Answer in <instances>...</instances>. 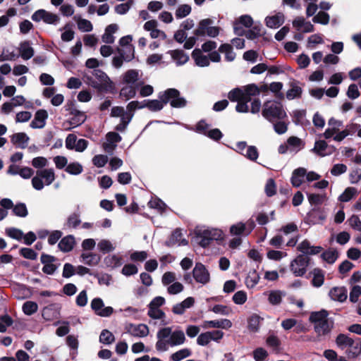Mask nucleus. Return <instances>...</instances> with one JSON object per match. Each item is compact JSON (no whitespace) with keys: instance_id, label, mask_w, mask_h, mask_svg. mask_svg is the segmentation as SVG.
I'll list each match as a JSON object with an SVG mask.
<instances>
[{"instance_id":"nucleus-1","label":"nucleus","mask_w":361,"mask_h":361,"mask_svg":"<svg viewBox=\"0 0 361 361\" xmlns=\"http://www.w3.org/2000/svg\"><path fill=\"white\" fill-rule=\"evenodd\" d=\"M260 90L255 83L237 87L228 92L227 97L231 102H236L235 110L238 113H259L262 102Z\"/></svg>"},{"instance_id":"nucleus-2","label":"nucleus","mask_w":361,"mask_h":361,"mask_svg":"<svg viewBox=\"0 0 361 361\" xmlns=\"http://www.w3.org/2000/svg\"><path fill=\"white\" fill-rule=\"evenodd\" d=\"M329 313L325 310L312 312L310 320L314 324V329L318 336L329 334L333 328V322L328 318Z\"/></svg>"},{"instance_id":"nucleus-3","label":"nucleus","mask_w":361,"mask_h":361,"mask_svg":"<svg viewBox=\"0 0 361 361\" xmlns=\"http://www.w3.org/2000/svg\"><path fill=\"white\" fill-rule=\"evenodd\" d=\"M195 233L200 239L199 244L203 247L208 246L212 240H222L224 238L223 231L219 228L198 226Z\"/></svg>"},{"instance_id":"nucleus-4","label":"nucleus","mask_w":361,"mask_h":361,"mask_svg":"<svg viewBox=\"0 0 361 361\" xmlns=\"http://www.w3.org/2000/svg\"><path fill=\"white\" fill-rule=\"evenodd\" d=\"M56 179L54 169L47 168L38 170L35 176L32 177V186L36 190H42L44 186L51 185Z\"/></svg>"},{"instance_id":"nucleus-5","label":"nucleus","mask_w":361,"mask_h":361,"mask_svg":"<svg viewBox=\"0 0 361 361\" xmlns=\"http://www.w3.org/2000/svg\"><path fill=\"white\" fill-rule=\"evenodd\" d=\"M214 21L210 18L201 20L193 33L197 37H216L219 35L221 28L218 26H213Z\"/></svg>"},{"instance_id":"nucleus-6","label":"nucleus","mask_w":361,"mask_h":361,"mask_svg":"<svg viewBox=\"0 0 361 361\" xmlns=\"http://www.w3.org/2000/svg\"><path fill=\"white\" fill-rule=\"evenodd\" d=\"M163 97L166 105L170 104L172 108L180 109L186 106L188 102L183 97L179 90L176 88H169L163 91Z\"/></svg>"},{"instance_id":"nucleus-7","label":"nucleus","mask_w":361,"mask_h":361,"mask_svg":"<svg viewBox=\"0 0 361 361\" xmlns=\"http://www.w3.org/2000/svg\"><path fill=\"white\" fill-rule=\"evenodd\" d=\"M172 327L161 328L157 333V341L155 344L156 350L159 352H166L171 346Z\"/></svg>"},{"instance_id":"nucleus-8","label":"nucleus","mask_w":361,"mask_h":361,"mask_svg":"<svg viewBox=\"0 0 361 361\" xmlns=\"http://www.w3.org/2000/svg\"><path fill=\"white\" fill-rule=\"evenodd\" d=\"M92 75L97 80H95L92 76H86L88 84L93 88L101 90L107 87L110 79L108 75L100 69H94Z\"/></svg>"},{"instance_id":"nucleus-9","label":"nucleus","mask_w":361,"mask_h":361,"mask_svg":"<svg viewBox=\"0 0 361 361\" xmlns=\"http://www.w3.org/2000/svg\"><path fill=\"white\" fill-rule=\"evenodd\" d=\"M31 19L36 23L43 21L46 24L54 25H57L60 20L56 14L42 8L35 11L31 16Z\"/></svg>"},{"instance_id":"nucleus-10","label":"nucleus","mask_w":361,"mask_h":361,"mask_svg":"<svg viewBox=\"0 0 361 361\" xmlns=\"http://www.w3.org/2000/svg\"><path fill=\"white\" fill-rule=\"evenodd\" d=\"M255 226L252 221H247V223L238 222L233 224L230 227V233L231 235L247 236L248 235Z\"/></svg>"},{"instance_id":"nucleus-11","label":"nucleus","mask_w":361,"mask_h":361,"mask_svg":"<svg viewBox=\"0 0 361 361\" xmlns=\"http://www.w3.org/2000/svg\"><path fill=\"white\" fill-rule=\"evenodd\" d=\"M307 266V258L300 255L291 262L290 267L295 276H302L306 273Z\"/></svg>"},{"instance_id":"nucleus-12","label":"nucleus","mask_w":361,"mask_h":361,"mask_svg":"<svg viewBox=\"0 0 361 361\" xmlns=\"http://www.w3.org/2000/svg\"><path fill=\"white\" fill-rule=\"evenodd\" d=\"M252 25V18L249 15H243L233 22V32L238 36H243L245 34L243 27L250 28Z\"/></svg>"},{"instance_id":"nucleus-13","label":"nucleus","mask_w":361,"mask_h":361,"mask_svg":"<svg viewBox=\"0 0 361 361\" xmlns=\"http://www.w3.org/2000/svg\"><path fill=\"white\" fill-rule=\"evenodd\" d=\"M90 306L95 314L99 317H107L114 312V309L111 307H104V302L100 298H94L91 301Z\"/></svg>"},{"instance_id":"nucleus-14","label":"nucleus","mask_w":361,"mask_h":361,"mask_svg":"<svg viewBox=\"0 0 361 361\" xmlns=\"http://www.w3.org/2000/svg\"><path fill=\"white\" fill-rule=\"evenodd\" d=\"M125 329L126 333L137 338L146 337L149 333L148 326L144 324H127L125 326Z\"/></svg>"},{"instance_id":"nucleus-15","label":"nucleus","mask_w":361,"mask_h":361,"mask_svg":"<svg viewBox=\"0 0 361 361\" xmlns=\"http://www.w3.org/2000/svg\"><path fill=\"white\" fill-rule=\"evenodd\" d=\"M192 275L197 283L203 285L207 284L210 281L209 272L202 263H196L192 270Z\"/></svg>"},{"instance_id":"nucleus-16","label":"nucleus","mask_w":361,"mask_h":361,"mask_svg":"<svg viewBox=\"0 0 361 361\" xmlns=\"http://www.w3.org/2000/svg\"><path fill=\"white\" fill-rule=\"evenodd\" d=\"M121 140V137L115 132H109L106 135L105 140L102 143L104 151L112 154L117 147V144Z\"/></svg>"},{"instance_id":"nucleus-17","label":"nucleus","mask_w":361,"mask_h":361,"mask_svg":"<svg viewBox=\"0 0 361 361\" xmlns=\"http://www.w3.org/2000/svg\"><path fill=\"white\" fill-rule=\"evenodd\" d=\"M264 118L274 126L275 132L278 134H283L287 131V123L279 116L281 114H263Z\"/></svg>"},{"instance_id":"nucleus-18","label":"nucleus","mask_w":361,"mask_h":361,"mask_svg":"<svg viewBox=\"0 0 361 361\" xmlns=\"http://www.w3.org/2000/svg\"><path fill=\"white\" fill-rule=\"evenodd\" d=\"M290 88L286 94V97L288 100L295 99H300L302 97V84L300 81L295 79H291L288 83Z\"/></svg>"},{"instance_id":"nucleus-19","label":"nucleus","mask_w":361,"mask_h":361,"mask_svg":"<svg viewBox=\"0 0 361 361\" xmlns=\"http://www.w3.org/2000/svg\"><path fill=\"white\" fill-rule=\"evenodd\" d=\"M336 148L333 145H329L324 140H318L314 143L312 152L320 157H325L333 154Z\"/></svg>"},{"instance_id":"nucleus-20","label":"nucleus","mask_w":361,"mask_h":361,"mask_svg":"<svg viewBox=\"0 0 361 361\" xmlns=\"http://www.w3.org/2000/svg\"><path fill=\"white\" fill-rule=\"evenodd\" d=\"M123 83L140 87L144 84L142 80L139 78L138 71L135 69L128 70L123 75Z\"/></svg>"},{"instance_id":"nucleus-21","label":"nucleus","mask_w":361,"mask_h":361,"mask_svg":"<svg viewBox=\"0 0 361 361\" xmlns=\"http://www.w3.org/2000/svg\"><path fill=\"white\" fill-rule=\"evenodd\" d=\"M144 103L145 107H147L149 111H158L161 110L166 105L163 92L158 94V99H144Z\"/></svg>"},{"instance_id":"nucleus-22","label":"nucleus","mask_w":361,"mask_h":361,"mask_svg":"<svg viewBox=\"0 0 361 361\" xmlns=\"http://www.w3.org/2000/svg\"><path fill=\"white\" fill-rule=\"evenodd\" d=\"M262 113H285V110L280 101L273 99L264 102Z\"/></svg>"},{"instance_id":"nucleus-23","label":"nucleus","mask_w":361,"mask_h":361,"mask_svg":"<svg viewBox=\"0 0 361 361\" xmlns=\"http://www.w3.org/2000/svg\"><path fill=\"white\" fill-rule=\"evenodd\" d=\"M60 307L57 304H51L42 310V317L47 321H52L59 316Z\"/></svg>"},{"instance_id":"nucleus-24","label":"nucleus","mask_w":361,"mask_h":361,"mask_svg":"<svg viewBox=\"0 0 361 361\" xmlns=\"http://www.w3.org/2000/svg\"><path fill=\"white\" fill-rule=\"evenodd\" d=\"M297 249L304 255H317L319 253L322 247L320 246H312L307 240H302L297 247Z\"/></svg>"},{"instance_id":"nucleus-25","label":"nucleus","mask_w":361,"mask_h":361,"mask_svg":"<svg viewBox=\"0 0 361 361\" xmlns=\"http://www.w3.org/2000/svg\"><path fill=\"white\" fill-rule=\"evenodd\" d=\"M350 226L357 233L355 242L361 244V220L357 215H352L348 220Z\"/></svg>"},{"instance_id":"nucleus-26","label":"nucleus","mask_w":361,"mask_h":361,"mask_svg":"<svg viewBox=\"0 0 361 361\" xmlns=\"http://www.w3.org/2000/svg\"><path fill=\"white\" fill-rule=\"evenodd\" d=\"M29 137L25 133H18L11 137V143L18 148L25 149L28 144Z\"/></svg>"},{"instance_id":"nucleus-27","label":"nucleus","mask_w":361,"mask_h":361,"mask_svg":"<svg viewBox=\"0 0 361 361\" xmlns=\"http://www.w3.org/2000/svg\"><path fill=\"white\" fill-rule=\"evenodd\" d=\"M284 23V15L282 13H278L274 16H267L265 18L266 25L272 29L279 27Z\"/></svg>"},{"instance_id":"nucleus-28","label":"nucleus","mask_w":361,"mask_h":361,"mask_svg":"<svg viewBox=\"0 0 361 361\" xmlns=\"http://www.w3.org/2000/svg\"><path fill=\"white\" fill-rule=\"evenodd\" d=\"M306 169L300 167L295 169L292 173L291 183L295 187H300L305 178Z\"/></svg>"},{"instance_id":"nucleus-29","label":"nucleus","mask_w":361,"mask_h":361,"mask_svg":"<svg viewBox=\"0 0 361 361\" xmlns=\"http://www.w3.org/2000/svg\"><path fill=\"white\" fill-rule=\"evenodd\" d=\"M348 291L344 287H334L329 291L330 298L335 301L343 302L347 299Z\"/></svg>"},{"instance_id":"nucleus-30","label":"nucleus","mask_w":361,"mask_h":361,"mask_svg":"<svg viewBox=\"0 0 361 361\" xmlns=\"http://www.w3.org/2000/svg\"><path fill=\"white\" fill-rule=\"evenodd\" d=\"M192 57L197 66L206 67L210 63L208 56L204 55L200 49L196 48L192 51Z\"/></svg>"},{"instance_id":"nucleus-31","label":"nucleus","mask_w":361,"mask_h":361,"mask_svg":"<svg viewBox=\"0 0 361 361\" xmlns=\"http://www.w3.org/2000/svg\"><path fill=\"white\" fill-rule=\"evenodd\" d=\"M195 303V300L192 297H188L183 302L175 305L172 311L176 314H183L186 309L191 307Z\"/></svg>"},{"instance_id":"nucleus-32","label":"nucleus","mask_w":361,"mask_h":361,"mask_svg":"<svg viewBox=\"0 0 361 361\" xmlns=\"http://www.w3.org/2000/svg\"><path fill=\"white\" fill-rule=\"evenodd\" d=\"M172 339L170 347L178 346L183 345L186 341V337L184 331L179 328L172 330Z\"/></svg>"},{"instance_id":"nucleus-33","label":"nucleus","mask_w":361,"mask_h":361,"mask_svg":"<svg viewBox=\"0 0 361 361\" xmlns=\"http://www.w3.org/2000/svg\"><path fill=\"white\" fill-rule=\"evenodd\" d=\"M167 54L171 55L177 66L185 64L189 59V56L183 50H169Z\"/></svg>"},{"instance_id":"nucleus-34","label":"nucleus","mask_w":361,"mask_h":361,"mask_svg":"<svg viewBox=\"0 0 361 361\" xmlns=\"http://www.w3.org/2000/svg\"><path fill=\"white\" fill-rule=\"evenodd\" d=\"M147 314L152 319L160 320V324L161 325H166L169 323L167 321H166L165 313L159 308L149 307Z\"/></svg>"},{"instance_id":"nucleus-35","label":"nucleus","mask_w":361,"mask_h":361,"mask_svg":"<svg viewBox=\"0 0 361 361\" xmlns=\"http://www.w3.org/2000/svg\"><path fill=\"white\" fill-rule=\"evenodd\" d=\"M19 51L21 58L24 60H28L34 56V49L29 41L20 43Z\"/></svg>"},{"instance_id":"nucleus-36","label":"nucleus","mask_w":361,"mask_h":361,"mask_svg":"<svg viewBox=\"0 0 361 361\" xmlns=\"http://www.w3.org/2000/svg\"><path fill=\"white\" fill-rule=\"evenodd\" d=\"M140 88V87L124 84V86L121 88L120 91V97L128 100L130 98H133L135 96L137 90Z\"/></svg>"},{"instance_id":"nucleus-37","label":"nucleus","mask_w":361,"mask_h":361,"mask_svg":"<svg viewBox=\"0 0 361 361\" xmlns=\"http://www.w3.org/2000/svg\"><path fill=\"white\" fill-rule=\"evenodd\" d=\"M262 25L260 23H255L253 24L250 29L245 32V36L247 39H255L259 38L262 35Z\"/></svg>"},{"instance_id":"nucleus-38","label":"nucleus","mask_w":361,"mask_h":361,"mask_svg":"<svg viewBox=\"0 0 361 361\" xmlns=\"http://www.w3.org/2000/svg\"><path fill=\"white\" fill-rule=\"evenodd\" d=\"M265 295L268 296V300L270 304L273 305H279L283 297H284L285 293L279 290H273L269 292L264 293Z\"/></svg>"},{"instance_id":"nucleus-39","label":"nucleus","mask_w":361,"mask_h":361,"mask_svg":"<svg viewBox=\"0 0 361 361\" xmlns=\"http://www.w3.org/2000/svg\"><path fill=\"white\" fill-rule=\"evenodd\" d=\"M219 51L225 54V60L231 62L235 59L236 54L233 51L231 44L225 43L221 44L219 48Z\"/></svg>"},{"instance_id":"nucleus-40","label":"nucleus","mask_w":361,"mask_h":361,"mask_svg":"<svg viewBox=\"0 0 361 361\" xmlns=\"http://www.w3.org/2000/svg\"><path fill=\"white\" fill-rule=\"evenodd\" d=\"M105 265L110 268H116L123 264L122 257L118 255H109L104 259Z\"/></svg>"},{"instance_id":"nucleus-41","label":"nucleus","mask_w":361,"mask_h":361,"mask_svg":"<svg viewBox=\"0 0 361 361\" xmlns=\"http://www.w3.org/2000/svg\"><path fill=\"white\" fill-rule=\"evenodd\" d=\"M349 348L347 350V354L350 357H356L361 353V341L359 338L351 341L350 344L348 346Z\"/></svg>"},{"instance_id":"nucleus-42","label":"nucleus","mask_w":361,"mask_h":361,"mask_svg":"<svg viewBox=\"0 0 361 361\" xmlns=\"http://www.w3.org/2000/svg\"><path fill=\"white\" fill-rule=\"evenodd\" d=\"M192 350L190 348H181L176 352L172 353L170 356L171 361H181L187 357L192 355Z\"/></svg>"},{"instance_id":"nucleus-43","label":"nucleus","mask_w":361,"mask_h":361,"mask_svg":"<svg viewBox=\"0 0 361 361\" xmlns=\"http://www.w3.org/2000/svg\"><path fill=\"white\" fill-rule=\"evenodd\" d=\"M75 239L72 235L64 237L59 243L58 247L63 252L71 251L74 246Z\"/></svg>"},{"instance_id":"nucleus-44","label":"nucleus","mask_w":361,"mask_h":361,"mask_svg":"<svg viewBox=\"0 0 361 361\" xmlns=\"http://www.w3.org/2000/svg\"><path fill=\"white\" fill-rule=\"evenodd\" d=\"M312 284L314 287H321L324 282V273L319 269H314L312 272Z\"/></svg>"},{"instance_id":"nucleus-45","label":"nucleus","mask_w":361,"mask_h":361,"mask_svg":"<svg viewBox=\"0 0 361 361\" xmlns=\"http://www.w3.org/2000/svg\"><path fill=\"white\" fill-rule=\"evenodd\" d=\"M166 243L169 246H172L175 245H185L188 244V241L185 239L181 240V232L180 231L176 230L172 233L170 239L168 241H166Z\"/></svg>"},{"instance_id":"nucleus-46","label":"nucleus","mask_w":361,"mask_h":361,"mask_svg":"<svg viewBox=\"0 0 361 361\" xmlns=\"http://www.w3.org/2000/svg\"><path fill=\"white\" fill-rule=\"evenodd\" d=\"M287 143L288 145L290 151L295 152L302 149L305 145L301 139L294 136L290 137L287 140Z\"/></svg>"},{"instance_id":"nucleus-47","label":"nucleus","mask_w":361,"mask_h":361,"mask_svg":"<svg viewBox=\"0 0 361 361\" xmlns=\"http://www.w3.org/2000/svg\"><path fill=\"white\" fill-rule=\"evenodd\" d=\"M260 276L256 270L249 271L246 279L245 285L248 288H253L259 281Z\"/></svg>"},{"instance_id":"nucleus-48","label":"nucleus","mask_w":361,"mask_h":361,"mask_svg":"<svg viewBox=\"0 0 361 361\" xmlns=\"http://www.w3.org/2000/svg\"><path fill=\"white\" fill-rule=\"evenodd\" d=\"M357 195V190L353 187H348L338 197V200L347 202L353 199Z\"/></svg>"},{"instance_id":"nucleus-49","label":"nucleus","mask_w":361,"mask_h":361,"mask_svg":"<svg viewBox=\"0 0 361 361\" xmlns=\"http://www.w3.org/2000/svg\"><path fill=\"white\" fill-rule=\"evenodd\" d=\"M263 319L257 314H252L248 319V329L250 331L256 333L259 331L260 324Z\"/></svg>"},{"instance_id":"nucleus-50","label":"nucleus","mask_w":361,"mask_h":361,"mask_svg":"<svg viewBox=\"0 0 361 361\" xmlns=\"http://www.w3.org/2000/svg\"><path fill=\"white\" fill-rule=\"evenodd\" d=\"M81 224L80 215L79 213H72L67 219L65 226L69 228H76Z\"/></svg>"},{"instance_id":"nucleus-51","label":"nucleus","mask_w":361,"mask_h":361,"mask_svg":"<svg viewBox=\"0 0 361 361\" xmlns=\"http://www.w3.org/2000/svg\"><path fill=\"white\" fill-rule=\"evenodd\" d=\"M65 171L71 175L78 176L83 171V167L79 162L74 161L68 164Z\"/></svg>"},{"instance_id":"nucleus-52","label":"nucleus","mask_w":361,"mask_h":361,"mask_svg":"<svg viewBox=\"0 0 361 361\" xmlns=\"http://www.w3.org/2000/svg\"><path fill=\"white\" fill-rule=\"evenodd\" d=\"M47 114H35V118L30 123V127L32 128H42L45 126Z\"/></svg>"},{"instance_id":"nucleus-53","label":"nucleus","mask_w":361,"mask_h":361,"mask_svg":"<svg viewBox=\"0 0 361 361\" xmlns=\"http://www.w3.org/2000/svg\"><path fill=\"white\" fill-rule=\"evenodd\" d=\"M190 130H194L197 133L207 135L209 129L210 125L207 123L205 121L202 120L199 121L195 127H192L189 128Z\"/></svg>"},{"instance_id":"nucleus-54","label":"nucleus","mask_w":361,"mask_h":361,"mask_svg":"<svg viewBox=\"0 0 361 361\" xmlns=\"http://www.w3.org/2000/svg\"><path fill=\"white\" fill-rule=\"evenodd\" d=\"M118 50L126 61H130L133 59L135 52L133 46H127L121 49H118Z\"/></svg>"},{"instance_id":"nucleus-55","label":"nucleus","mask_w":361,"mask_h":361,"mask_svg":"<svg viewBox=\"0 0 361 361\" xmlns=\"http://www.w3.org/2000/svg\"><path fill=\"white\" fill-rule=\"evenodd\" d=\"M13 213L19 217L25 218L28 214V211L25 204L24 203H18L13 207Z\"/></svg>"},{"instance_id":"nucleus-56","label":"nucleus","mask_w":361,"mask_h":361,"mask_svg":"<svg viewBox=\"0 0 361 361\" xmlns=\"http://www.w3.org/2000/svg\"><path fill=\"white\" fill-rule=\"evenodd\" d=\"M338 257V253L335 250H328L322 253V259L329 264H334Z\"/></svg>"},{"instance_id":"nucleus-57","label":"nucleus","mask_w":361,"mask_h":361,"mask_svg":"<svg viewBox=\"0 0 361 361\" xmlns=\"http://www.w3.org/2000/svg\"><path fill=\"white\" fill-rule=\"evenodd\" d=\"M191 10V6L188 4L180 5L176 11V18L177 19L183 18L190 13Z\"/></svg>"},{"instance_id":"nucleus-58","label":"nucleus","mask_w":361,"mask_h":361,"mask_svg":"<svg viewBox=\"0 0 361 361\" xmlns=\"http://www.w3.org/2000/svg\"><path fill=\"white\" fill-rule=\"evenodd\" d=\"M283 88L281 82H272L269 85V90L271 92L275 93L276 97L281 100L284 98V94L281 92Z\"/></svg>"},{"instance_id":"nucleus-59","label":"nucleus","mask_w":361,"mask_h":361,"mask_svg":"<svg viewBox=\"0 0 361 361\" xmlns=\"http://www.w3.org/2000/svg\"><path fill=\"white\" fill-rule=\"evenodd\" d=\"M266 343L269 347L273 349V350H274V351L278 352L280 349L281 341L276 336H275L274 334H271L267 337V338L266 340Z\"/></svg>"},{"instance_id":"nucleus-60","label":"nucleus","mask_w":361,"mask_h":361,"mask_svg":"<svg viewBox=\"0 0 361 361\" xmlns=\"http://www.w3.org/2000/svg\"><path fill=\"white\" fill-rule=\"evenodd\" d=\"M352 341L353 338L350 337L345 334H341L336 337V343L340 348L344 349L350 344Z\"/></svg>"},{"instance_id":"nucleus-61","label":"nucleus","mask_w":361,"mask_h":361,"mask_svg":"<svg viewBox=\"0 0 361 361\" xmlns=\"http://www.w3.org/2000/svg\"><path fill=\"white\" fill-rule=\"evenodd\" d=\"M38 310V305L35 302L27 301L23 305V311L26 315H32Z\"/></svg>"},{"instance_id":"nucleus-62","label":"nucleus","mask_w":361,"mask_h":361,"mask_svg":"<svg viewBox=\"0 0 361 361\" xmlns=\"http://www.w3.org/2000/svg\"><path fill=\"white\" fill-rule=\"evenodd\" d=\"M148 206L150 208L157 209L159 212H164L166 207V204L162 202L160 199L152 198L149 202Z\"/></svg>"},{"instance_id":"nucleus-63","label":"nucleus","mask_w":361,"mask_h":361,"mask_svg":"<svg viewBox=\"0 0 361 361\" xmlns=\"http://www.w3.org/2000/svg\"><path fill=\"white\" fill-rule=\"evenodd\" d=\"M232 300L235 304L242 305L247 300V293L244 290H238L233 295Z\"/></svg>"},{"instance_id":"nucleus-64","label":"nucleus","mask_w":361,"mask_h":361,"mask_svg":"<svg viewBox=\"0 0 361 361\" xmlns=\"http://www.w3.org/2000/svg\"><path fill=\"white\" fill-rule=\"evenodd\" d=\"M349 180L351 184L358 183L361 180V169H353L349 173Z\"/></svg>"}]
</instances>
